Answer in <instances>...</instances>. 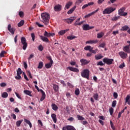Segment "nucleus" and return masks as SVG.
<instances>
[{
    "label": "nucleus",
    "mask_w": 130,
    "mask_h": 130,
    "mask_svg": "<svg viewBox=\"0 0 130 130\" xmlns=\"http://www.w3.org/2000/svg\"><path fill=\"white\" fill-rule=\"evenodd\" d=\"M42 18V21L44 23L45 25H48L49 23V19H50V16L49 14L47 13H43L41 14Z\"/></svg>",
    "instance_id": "f257e3e1"
},
{
    "label": "nucleus",
    "mask_w": 130,
    "mask_h": 130,
    "mask_svg": "<svg viewBox=\"0 0 130 130\" xmlns=\"http://www.w3.org/2000/svg\"><path fill=\"white\" fill-rule=\"evenodd\" d=\"M115 11V8L111 7H108L106 8L103 11V15H109V14H111L113 12Z\"/></svg>",
    "instance_id": "f03ea898"
},
{
    "label": "nucleus",
    "mask_w": 130,
    "mask_h": 130,
    "mask_svg": "<svg viewBox=\"0 0 130 130\" xmlns=\"http://www.w3.org/2000/svg\"><path fill=\"white\" fill-rule=\"evenodd\" d=\"M81 77L85 78L87 80H89V77L90 76V71L88 69H85L81 73Z\"/></svg>",
    "instance_id": "7ed1b4c3"
},
{
    "label": "nucleus",
    "mask_w": 130,
    "mask_h": 130,
    "mask_svg": "<svg viewBox=\"0 0 130 130\" xmlns=\"http://www.w3.org/2000/svg\"><path fill=\"white\" fill-rule=\"evenodd\" d=\"M21 44L22 45V49L23 50H26V49H27V42H26V38H25L24 37H21Z\"/></svg>",
    "instance_id": "20e7f679"
},
{
    "label": "nucleus",
    "mask_w": 130,
    "mask_h": 130,
    "mask_svg": "<svg viewBox=\"0 0 130 130\" xmlns=\"http://www.w3.org/2000/svg\"><path fill=\"white\" fill-rule=\"evenodd\" d=\"M124 11H125V7H122L118 10V15L123 17H125V16H127V13L124 12Z\"/></svg>",
    "instance_id": "39448f33"
},
{
    "label": "nucleus",
    "mask_w": 130,
    "mask_h": 130,
    "mask_svg": "<svg viewBox=\"0 0 130 130\" xmlns=\"http://www.w3.org/2000/svg\"><path fill=\"white\" fill-rule=\"evenodd\" d=\"M113 60V59L109 58L108 57H105L103 59V62H105V63L108 65L112 64Z\"/></svg>",
    "instance_id": "423d86ee"
},
{
    "label": "nucleus",
    "mask_w": 130,
    "mask_h": 130,
    "mask_svg": "<svg viewBox=\"0 0 130 130\" xmlns=\"http://www.w3.org/2000/svg\"><path fill=\"white\" fill-rule=\"evenodd\" d=\"M20 75H22V70L21 68H19L17 70V76H15V78L16 80H21V79H22V77H21Z\"/></svg>",
    "instance_id": "0eeeda50"
},
{
    "label": "nucleus",
    "mask_w": 130,
    "mask_h": 130,
    "mask_svg": "<svg viewBox=\"0 0 130 130\" xmlns=\"http://www.w3.org/2000/svg\"><path fill=\"white\" fill-rule=\"evenodd\" d=\"M38 90V92H41L42 93V96L40 99V101H43L45 99V97L46 96V95L45 94V92H44L43 90L42 89H39V87L37 89Z\"/></svg>",
    "instance_id": "6e6552de"
},
{
    "label": "nucleus",
    "mask_w": 130,
    "mask_h": 130,
    "mask_svg": "<svg viewBox=\"0 0 130 130\" xmlns=\"http://www.w3.org/2000/svg\"><path fill=\"white\" fill-rule=\"evenodd\" d=\"M8 30L10 32V33L14 35L15 34V32L16 31V28L15 27H12L11 24H9L8 26Z\"/></svg>",
    "instance_id": "1a4fd4ad"
},
{
    "label": "nucleus",
    "mask_w": 130,
    "mask_h": 130,
    "mask_svg": "<svg viewBox=\"0 0 130 130\" xmlns=\"http://www.w3.org/2000/svg\"><path fill=\"white\" fill-rule=\"evenodd\" d=\"M83 30L84 31H88V30H91V29H93L94 26H90L89 24H84L82 26Z\"/></svg>",
    "instance_id": "9d476101"
},
{
    "label": "nucleus",
    "mask_w": 130,
    "mask_h": 130,
    "mask_svg": "<svg viewBox=\"0 0 130 130\" xmlns=\"http://www.w3.org/2000/svg\"><path fill=\"white\" fill-rule=\"evenodd\" d=\"M76 20V17H71V18H68L64 20V21L68 24H72L74 21Z\"/></svg>",
    "instance_id": "9b49d317"
},
{
    "label": "nucleus",
    "mask_w": 130,
    "mask_h": 130,
    "mask_svg": "<svg viewBox=\"0 0 130 130\" xmlns=\"http://www.w3.org/2000/svg\"><path fill=\"white\" fill-rule=\"evenodd\" d=\"M80 62L81 63V66H86V64L90 63V61L86 59H81Z\"/></svg>",
    "instance_id": "f8f14e48"
},
{
    "label": "nucleus",
    "mask_w": 130,
    "mask_h": 130,
    "mask_svg": "<svg viewBox=\"0 0 130 130\" xmlns=\"http://www.w3.org/2000/svg\"><path fill=\"white\" fill-rule=\"evenodd\" d=\"M99 11V8H98L97 10H96L95 11H93L90 13H89L88 14L85 15L84 16V18L86 19L87 18H89V17H91V16H93V15H94L95 14H96V13H97V12H98Z\"/></svg>",
    "instance_id": "ddd939ff"
},
{
    "label": "nucleus",
    "mask_w": 130,
    "mask_h": 130,
    "mask_svg": "<svg viewBox=\"0 0 130 130\" xmlns=\"http://www.w3.org/2000/svg\"><path fill=\"white\" fill-rule=\"evenodd\" d=\"M80 20H81V18H78L76 21V22L74 23V26H81V25H82V24L84 23V21H82L80 22H80Z\"/></svg>",
    "instance_id": "4468645a"
},
{
    "label": "nucleus",
    "mask_w": 130,
    "mask_h": 130,
    "mask_svg": "<svg viewBox=\"0 0 130 130\" xmlns=\"http://www.w3.org/2000/svg\"><path fill=\"white\" fill-rule=\"evenodd\" d=\"M98 40H89L85 42L86 44H96V43H98Z\"/></svg>",
    "instance_id": "2eb2a0df"
},
{
    "label": "nucleus",
    "mask_w": 130,
    "mask_h": 130,
    "mask_svg": "<svg viewBox=\"0 0 130 130\" xmlns=\"http://www.w3.org/2000/svg\"><path fill=\"white\" fill-rule=\"evenodd\" d=\"M55 35V34L54 33H48L47 31H45L44 34V36H45V37H53Z\"/></svg>",
    "instance_id": "dca6fc26"
},
{
    "label": "nucleus",
    "mask_w": 130,
    "mask_h": 130,
    "mask_svg": "<svg viewBox=\"0 0 130 130\" xmlns=\"http://www.w3.org/2000/svg\"><path fill=\"white\" fill-rule=\"evenodd\" d=\"M119 55H120V57L123 59H124L126 56H127V54L122 51L119 52Z\"/></svg>",
    "instance_id": "f3484780"
},
{
    "label": "nucleus",
    "mask_w": 130,
    "mask_h": 130,
    "mask_svg": "<svg viewBox=\"0 0 130 130\" xmlns=\"http://www.w3.org/2000/svg\"><path fill=\"white\" fill-rule=\"evenodd\" d=\"M54 10L55 12L61 11V5L58 4L57 5L55 6V7H54Z\"/></svg>",
    "instance_id": "a211bd4d"
},
{
    "label": "nucleus",
    "mask_w": 130,
    "mask_h": 130,
    "mask_svg": "<svg viewBox=\"0 0 130 130\" xmlns=\"http://www.w3.org/2000/svg\"><path fill=\"white\" fill-rule=\"evenodd\" d=\"M69 30H70V29H67L65 30H60L58 32V34L60 36H62V35H64V34H66V32H68V31H69Z\"/></svg>",
    "instance_id": "6ab92c4d"
},
{
    "label": "nucleus",
    "mask_w": 130,
    "mask_h": 130,
    "mask_svg": "<svg viewBox=\"0 0 130 130\" xmlns=\"http://www.w3.org/2000/svg\"><path fill=\"white\" fill-rule=\"evenodd\" d=\"M40 37L41 40H42V41H44V42H49V40H48V38H46V37L43 36H40Z\"/></svg>",
    "instance_id": "aec40b11"
},
{
    "label": "nucleus",
    "mask_w": 130,
    "mask_h": 130,
    "mask_svg": "<svg viewBox=\"0 0 130 130\" xmlns=\"http://www.w3.org/2000/svg\"><path fill=\"white\" fill-rule=\"evenodd\" d=\"M53 64V61H51V62L45 64V67L46 69H50V68L52 67Z\"/></svg>",
    "instance_id": "412c9836"
},
{
    "label": "nucleus",
    "mask_w": 130,
    "mask_h": 130,
    "mask_svg": "<svg viewBox=\"0 0 130 130\" xmlns=\"http://www.w3.org/2000/svg\"><path fill=\"white\" fill-rule=\"evenodd\" d=\"M68 68L69 70H70V71H71V72H75L76 73L79 72V69H78L76 68H74V67H69Z\"/></svg>",
    "instance_id": "4be33fe9"
},
{
    "label": "nucleus",
    "mask_w": 130,
    "mask_h": 130,
    "mask_svg": "<svg viewBox=\"0 0 130 130\" xmlns=\"http://www.w3.org/2000/svg\"><path fill=\"white\" fill-rule=\"evenodd\" d=\"M51 117L54 123H56V121H57V119L56 118V115L55 114H52L51 115Z\"/></svg>",
    "instance_id": "5701e85b"
},
{
    "label": "nucleus",
    "mask_w": 130,
    "mask_h": 130,
    "mask_svg": "<svg viewBox=\"0 0 130 130\" xmlns=\"http://www.w3.org/2000/svg\"><path fill=\"white\" fill-rule=\"evenodd\" d=\"M123 50L125 52H127V53H130V50H129V46H126L124 47Z\"/></svg>",
    "instance_id": "b1692460"
},
{
    "label": "nucleus",
    "mask_w": 130,
    "mask_h": 130,
    "mask_svg": "<svg viewBox=\"0 0 130 130\" xmlns=\"http://www.w3.org/2000/svg\"><path fill=\"white\" fill-rule=\"evenodd\" d=\"M75 10H76V6H74L73 8H71L69 11H68L67 14H68V15H71V14H73Z\"/></svg>",
    "instance_id": "393cba45"
},
{
    "label": "nucleus",
    "mask_w": 130,
    "mask_h": 130,
    "mask_svg": "<svg viewBox=\"0 0 130 130\" xmlns=\"http://www.w3.org/2000/svg\"><path fill=\"white\" fill-rule=\"evenodd\" d=\"M24 122H26L27 124H28L29 125V127L31 128L32 127V123H31V122L30 120H27V119H24Z\"/></svg>",
    "instance_id": "a878e982"
},
{
    "label": "nucleus",
    "mask_w": 130,
    "mask_h": 130,
    "mask_svg": "<svg viewBox=\"0 0 130 130\" xmlns=\"http://www.w3.org/2000/svg\"><path fill=\"white\" fill-rule=\"evenodd\" d=\"M104 36V32H101L100 33H98L97 34V38L100 39V38H102Z\"/></svg>",
    "instance_id": "bb28decb"
},
{
    "label": "nucleus",
    "mask_w": 130,
    "mask_h": 130,
    "mask_svg": "<svg viewBox=\"0 0 130 130\" xmlns=\"http://www.w3.org/2000/svg\"><path fill=\"white\" fill-rule=\"evenodd\" d=\"M129 27L127 25H125L124 26H122V28L120 29V31H126L128 30Z\"/></svg>",
    "instance_id": "cd10ccee"
},
{
    "label": "nucleus",
    "mask_w": 130,
    "mask_h": 130,
    "mask_svg": "<svg viewBox=\"0 0 130 130\" xmlns=\"http://www.w3.org/2000/svg\"><path fill=\"white\" fill-rule=\"evenodd\" d=\"M24 94H26V95H28V96L32 97V94H31V92L30 90H24Z\"/></svg>",
    "instance_id": "c85d7f7f"
},
{
    "label": "nucleus",
    "mask_w": 130,
    "mask_h": 130,
    "mask_svg": "<svg viewBox=\"0 0 130 130\" xmlns=\"http://www.w3.org/2000/svg\"><path fill=\"white\" fill-rule=\"evenodd\" d=\"M52 108L53 110H54V111H56L57 109H58V107L55 105V104H52Z\"/></svg>",
    "instance_id": "c756f323"
},
{
    "label": "nucleus",
    "mask_w": 130,
    "mask_h": 130,
    "mask_svg": "<svg viewBox=\"0 0 130 130\" xmlns=\"http://www.w3.org/2000/svg\"><path fill=\"white\" fill-rule=\"evenodd\" d=\"M95 58L96 60H99V59H101L102 58H103V56L101 54L95 55Z\"/></svg>",
    "instance_id": "7c9ffc66"
},
{
    "label": "nucleus",
    "mask_w": 130,
    "mask_h": 130,
    "mask_svg": "<svg viewBox=\"0 0 130 130\" xmlns=\"http://www.w3.org/2000/svg\"><path fill=\"white\" fill-rule=\"evenodd\" d=\"M130 95H127L125 99V102L127 103V104H128V105H130Z\"/></svg>",
    "instance_id": "2f4dec72"
},
{
    "label": "nucleus",
    "mask_w": 130,
    "mask_h": 130,
    "mask_svg": "<svg viewBox=\"0 0 130 130\" xmlns=\"http://www.w3.org/2000/svg\"><path fill=\"white\" fill-rule=\"evenodd\" d=\"M67 130H77L74 126L72 125H67Z\"/></svg>",
    "instance_id": "473e14b6"
},
{
    "label": "nucleus",
    "mask_w": 130,
    "mask_h": 130,
    "mask_svg": "<svg viewBox=\"0 0 130 130\" xmlns=\"http://www.w3.org/2000/svg\"><path fill=\"white\" fill-rule=\"evenodd\" d=\"M73 5V2H68L66 5L65 8H66L68 9H70V7Z\"/></svg>",
    "instance_id": "72a5a7b5"
},
{
    "label": "nucleus",
    "mask_w": 130,
    "mask_h": 130,
    "mask_svg": "<svg viewBox=\"0 0 130 130\" xmlns=\"http://www.w3.org/2000/svg\"><path fill=\"white\" fill-rule=\"evenodd\" d=\"M8 96H9V94L6 92H3L2 94V98H8Z\"/></svg>",
    "instance_id": "f704fd0d"
},
{
    "label": "nucleus",
    "mask_w": 130,
    "mask_h": 130,
    "mask_svg": "<svg viewBox=\"0 0 130 130\" xmlns=\"http://www.w3.org/2000/svg\"><path fill=\"white\" fill-rule=\"evenodd\" d=\"M75 38H77V37L75 36H69L67 37V39L69 40H73V39H75Z\"/></svg>",
    "instance_id": "c9c22d12"
},
{
    "label": "nucleus",
    "mask_w": 130,
    "mask_h": 130,
    "mask_svg": "<svg viewBox=\"0 0 130 130\" xmlns=\"http://www.w3.org/2000/svg\"><path fill=\"white\" fill-rule=\"evenodd\" d=\"M22 122H23V120H18L16 122V126H18V127H19L21 125V123H22Z\"/></svg>",
    "instance_id": "e433bc0d"
},
{
    "label": "nucleus",
    "mask_w": 130,
    "mask_h": 130,
    "mask_svg": "<svg viewBox=\"0 0 130 130\" xmlns=\"http://www.w3.org/2000/svg\"><path fill=\"white\" fill-rule=\"evenodd\" d=\"M24 24H25V21L24 20H21L19 23H18V27H22Z\"/></svg>",
    "instance_id": "4c0bfd02"
},
{
    "label": "nucleus",
    "mask_w": 130,
    "mask_h": 130,
    "mask_svg": "<svg viewBox=\"0 0 130 130\" xmlns=\"http://www.w3.org/2000/svg\"><path fill=\"white\" fill-rule=\"evenodd\" d=\"M92 47H91V46H86L84 47V50H89L90 52V50L92 49Z\"/></svg>",
    "instance_id": "58836bf2"
},
{
    "label": "nucleus",
    "mask_w": 130,
    "mask_h": 130,
    "mask_svg": "<svg viewBox=\"0 0 130 130\" xmlns=\"http://www.w3.org/2000/svg\"><path fill=\"white\" fill-rule=\"evenodd\" d=\"M53 89L55 92H57L58 91V85L56 84L53 85Z\"/></svg>",
    "instance_id": "ea45409f"
},
{
    "label": "nucleus",
    "mask_w": 130,
    "mask_h": 130,
    "mask_svg": "<svg viewBox=\"0 0 130 130\" xmlns=\"http://www.w3.org/2000/svg\"><path fill=\"white\" fill-rule=\"evenodd\" d=\"M43 66H44L43 62L40 61L39 63V66L38 67V69H42V68H43Z\"/></svg>",
    "instance_id": "a19ab883"
},
{
    "label": "nucleus",
    "mask_w": 130,
    "mask_h": 130,
    "mask_svg": "<svg viewBox=\"0 0 130 130\" xmlns=\"http://www.w3.org/2000/svg\"><path fill=\"white\" fill-rule=\"evenodd\" d=\"M75 95H77V96H78V95H80V89L79 88H77L75 90Z\"/></svg>",
    "instance_id": "79ce46f5"
},
{
    "label": "nucleus",
    "mask_w": 130,
    "mask_h": 130,
    "mask_svg": "<svg viewBox=\"0 0 130 130\" xmlns=\"http://www.w3.org/2000/svg\"><path fill=\"white\" fill-rule=\"evenodd\" d=\"M77 118L78 120H84V119H85V118H84V117L79 115H77Z\"/></svg>",
    "instance_id": "37998d69"
},
{
    "label": "nucleus",
    "mask_w": 130,
    "mask_h": 130,
    "mask_svg": "<svg viewBox=\"0 0 130 130\" xmlns=\"http://www.w3.org/2000/svg\"><path fill=\"white\" fill-rule=\"evenodd\" d=\"M97 51H98V49L93 50V47L91 48V49L90 50V52H91V53H94V54L97 53Z\"/></svg>",
    "instance_id": "c03bdc74"
},
{
    "label": "nucleus",
    "mask_w": 130,
    "mask_h": 130,
    "mask_svg": "<svg viewBox=\"0 0 130 130\" xmlns=\"http://www.w3.org/2000/svg\"><path fill=\"white\" fill-rule=\"evenodd\" d=\"M93 98L95 100H98V98H99V95L97 93H95L93 95Z\"/></svg>",
    "instance_id": "a18cd8bd"
},
{
    "label": "nucleus",
    "mask_w": 130,
    "mask_h": 130,
    "mask_svg": "<svg viewBox=\"0 0 130 130\" xmlns=\"http://www.w3.org/2000/svg\"><path fill=\"white\" fill-rule=\"evenodd\" d=\"M118 19H119V16H116V17H114L112 18L111 20L112 21H117L118 20Z\"/></svg>",
    "instance_id": "49530a36"
},
{
    "label": "nucleus",
    "mask_w": 130,
    "mask_h": 130,
    "mask_svg": "<svg viewBox=\"0 0 130 130\" xmlns=\"http://www.w3.org/2000/svg\"><path fill=\"white\" fill-rule=\"evenodd\" d=\"M5 53H6V51H2L0 53V57H4V56H5Z\"/></svg>",
    "instance_id": "de8ad7c7"
},
{
    "label": "nucleus",
    "mask_w": 130,
    "mask_h": 130,
    "mask_svg": "<svg viewBox=\"0 0 130 130\" xmlns=\"http://www.w3.org/2000/svg\"><path fill=\"white\" fill-rule=\"evenodd\" d=\"M83 1L84 0H76V4L77 5H80V4H82Z\"/></svg>",
    "instance_id": "09e8293b"
},
{
    "label": "nucleus",
    "mask_w": 130,
    "mask_h": 130,
    "mask_svg": "<svg viewBox=\"0 0 130 130\" xmlns=\"http://www.w3.org/2000/svg\"><path fill=\"white\" fill-rule=\"evenodd\" d=\"M112 107H115L116 106V101H113L112 103Z\"/></svg>",
    "instance_id": "8fccbe9b"
},
{
    "label": "nucleus",
    "mask_w": 130,
    "mask_h": 130,
    "mask_svg": "<svg viewBox=\"0 0 130 130\" xmlns=\"http://www.w3.org/2000/svg\"><path fill=\"white\" fill-rule=\"evenodd\" d=\"M113 97L115 99H117V97H118V94H117V93L114 92Z\"/></svg>",
    "instance_id": "3c124183"
},
{
    "label": "nucleus",
    "mask_w": 130,
    "mask_h": 130,
    "mask_svg": "<svg viewBox=\"0 0 130 130\" xmlns=\"http://www.w3.org/2000/svg\"><path fill=\"white\" fill-rule=\"evenodd\" d=\"M110 125L112 129L115 130V128H114V125H113V123H112V121H110Z\"/></svg>",
    "instance_id": "603ef678"
},
{
    "label": "nucleus",
    "mask_w": 130,
    "mask_h": 130,
    "mask_svg": "<svg viewBox=\"0 0 130 130\" xmlns=\"http://www.w3.org/2000/svg\"><path fill=\"white\" fill-rule=\"evenodd\" d=\"M109 112H110L111 115H112L113 114V108H110L109 109Z\"/></svg>",
    "instance_id": "864d4df0"
},
{
    "label": "nucleus",
    "mask_w": 130,
    "mask_h": 130,
    "mask_svg": "<svg viewBox=\"0 0 130 130\" xmlns=\"http://www.w3.org/2000/svg\"><path fill=\"white\" fill-rule=\"evenodd\" d=\"M31 37L32 41H34L35 40V34H34V33H31Z\"/></svg>",
    "instance_id": "5fc2aeb1"
},
{
    "label": "nucleus",
    "mask_w": 130,
    "mask_h": 130,
    "mask_svg": "<svg viewBox=\"0 0 130 130\" xmlns=\"http://www.w3.org/2000/svg\"><path fill=\"white\" fill-rule=\"evenodd\" d=\"M125 67V65H124V63H122L119 66V69H123Z\"/></svg>",
    "instance_id": "6e6d98bb"
},
{
    "label": "nucleus",
    "mask_w": 130,
    "mask_h": 130,
    "mask_svg": "<svg viewBox=\"0 0 130 130\" xmlns=\"http://www.w3.org/2000/svg\"><path fill=\"white\" fill-rule=\"evenodd\" d=\"M39 50H40V51H42V50H43V47L42 46V45H40L39 46Z\"/></svg>",
    "instance_id": "4d7b16f0"
},
{
    "label": "nucleus",
    "mask_w": 130,
    "mask_h": 130,
    "mask_svg": "<svg viewBox=\"0 0 130 130\" xmlns=\"http://www.w3.org/2000/svg\"><path fill=\"white\" fill-rule=\"evenodd\" d=\"M27 76H29L30 79H32V75H31V72L30 71H28L27 72Z\"/></svg>",
    "instance_id": "13d9d810"
},
{
    "label": "nucleus",
    "mask_w": 130,
    "mask_h": 130,
    "mask_svg": "<svg viewBox=\"0 0 130 130\" xmlns=\"http://www.w3.org/2000/svg\"><path fill=\"white\" fill-rule=\"evenodd\" d=\"M97 66H101L102 67L103 66H104V63H103L102 61H101L98 63Z\"/></svg>",
    "instance_id": "bf43d9fd"
},
{
    "label": "nucleus",
    "mask_w": 130,
    "mask_h": 130,
    "mask_svg": "<svg viewBox=\"0 0 130 130\" xmlns=\"http://www.w3.org/2000/svg\"><path fill=\"white\" fill-rule=\"evenodd\" d=\"M19 15L20 16V17H24V12H22V11H20L19 13Z\"/></svg>",
    "instance_id": "052dcab7"
},
{
    "label": "nucleus",
    "mask_w": 130,
    "mask_h": 130,
    "mask_svg": "<svg viewBox=\"0 0 130 130\" xmlns=\"http://www.w3.org/2000/svg\"><path fill=\"white\" fill-rule=\"evenodd\" d=\"M105 47V44L104 43H103L99 45V47H102V48H104Z\"/></svg>",
    "instance_id": "680f3d73"
},
{
    "label": "nucleus",
    "mask_w": 130,
    "mask_h": 130,
    "mask_svg": "<svg viewBox=\"0 0 130 130\" xmlns=\"http://www.w3.org/2000/svg\"><path fill=\"white\" fill-rule=\"evenodd\" d=\"M68 120H69V121H74V120H75V119L74 118V117H71L68 119Z\"/></svg>",
    "instance_id": "e2e57ef3"
},
{
    "label": "nucleus",
    "mask_w": 130,
    "mask_h": 130,
    "mask_svg": "<svg viewBox=\"0 0 130 130\" xmlns=\"http://www.w3.org/2000/svg\"><path fill=\"white\" fill-rule=\"evenodd\" d=\"M33 57H34V54H30L29 57L28 58V60H30V59H31V58H33Z\"/></svg>",
    "instance_id": "0e129e2a"
},
{
    "label": "nucleus",
    "mask_w": 130,
    "mask_h": 130,
    "mask_svg": "<svg viewBox=\"0 0 130 130\" xmlns=\"http://www.w3.org/2000/svg\"><path fill=\"white\" fill-rule=\"evenodd\" d=\"M23 75H24V78L27 81H29V79H28V77H27V75H26V74H25L24 72H23Z\"/></svg>",
    "instance_id": "69168bd1"
},
{
    "label": "nucleus",
    "mask_w": 130,
    "mask_h": 130,
    "mask_svg": "<svg viewBox=\"0 0 130 130\" xmlns=\"http://www.w3.org/2000/svg\"><path fill=\"white\" fill-rule=\"evenodd\" d=\"M11 116L13 117V119H16V118H17V117L15 114H11Z\"/></svg>",
    "instance_id": "338daca9"
},
{
    "label": "nucleus",
    "mask_w": 130,
    "mask_h": 130,
    "mask_svg": "<svg viewBox=\"0 0 130 130\" xmlns=\"http://www.w3.org/2000/svg\"><path fill=\"white\" fill-rule=\"evenodd\" d=\"M113 35H116V34H118V30L113 31L112 32Z\"/></svg>",
    "instance_id": "774afa93"
}]
</instances>
